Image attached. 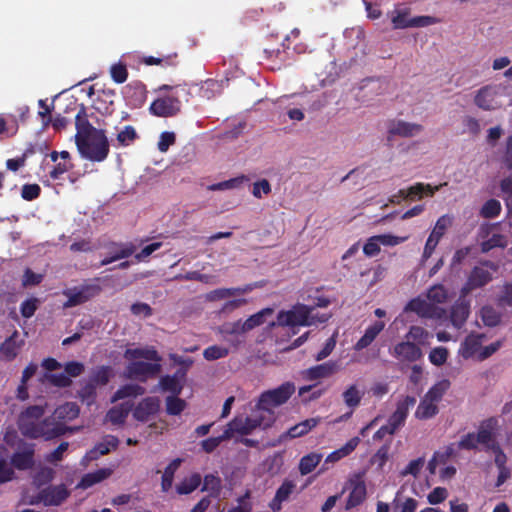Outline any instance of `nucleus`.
I'll return each mask as SVG.
<instances>
[{
    "mask_svg": "<svg viewBox=\"0 0 512 512\" xmlns=\"http://www.w3.org/2000/svg\"><path fill=\"white\" fill-rule=\"evenodd\" d=\"M75 144L80 156L91 162H103L110 153V144L103 128L94 127L88 120L85 106L75 117Z\"/></svg>",
    "mask_w": 512,
    "mask_h": 512,
    "instance_id": "nucleus-1",
    "label": "nucleus"
},
{
    "mask_svg": "<svg viewBox=\"0 0 512 512\" xmlns=\"http://www.w3.org/2000/svg\"><path fill=\"white\" fill-rule=\"evenodd\" d=\"M18 428L22 435L32 439L44 438L51 440L66 433L67 427L55 422L54 418H45L42 421L18 419Z\"/></svg>",
    "mask_w": 512,
    "mask_h": 512,
    "instance_id": "nucleus-2",
    "label": "nucleus"
},
{
    "mask_svg": "<svg viewBox=\"0 0 512 512\" xmlns=\"http://www.w3.org/2000/svg\"><path fill=\"white\" fill-rule=\"evenodd\" d=\"M295 390L294 383L287 381L277 388L262 392L256 404L257 411H262L265 415L274 413L273 408L285 404L295 393Z\"/></svg>",
    "mask_w": 512,
    "mask_h": 512,
    "instance_id": "nucleus-3",
    "label": "nucleus"
},
{
    "mask_svg": "<svg viewBox=\"0 0 512 512\" xmlns=\"http://www.w3.org/2000/svg\"><path fill=\"white\" fill-rule=\"evenodd\" d=\"M98 281L99 278H95L92 281L85 282L80 286L65 289L63 291V295L67 297V300L63 303V307H76L98 296L102 291Z\"/></svg>",
    "mask_w": 512,
    "mask_h": 512,
    "instance_id": "nucleus-4",
    "label": "nucleus"
},
{
    "mask_svg": "<svg viewBox=\"0 0 512 512\" xmlns=\"http://www.w3.org/2000/svg\"><path fill=\"white\" fill-rule=\"evenodd\" d=\"M484 267H488L493 272L498 270V265L490 260H484L481 262V266H475L472 268L470 274L463 287L461 288V295L465 296L472 292L473 290L482 288L486 286L490 281H492L493 276L492 273Z\"/></svg>",
    "mask_w": 512,
    "mask_h": 512,
    "instance_id": "nucleus-5",
    "label": "nucleus"
},
{
    "mask_svg": "<svg viewBox=\"0 0 512 512\" xmlns=\"http://www.w3.org/2000/svg\"><path fill=\"white\" fill-rule=\"evenodd\" d=\"M310 306L305 304H296L290 310H281L277 315V321L270 324L274 326H313L312 321L309 320Z\"/></svg>",
    "mask_w": 512,
    "mask_h": 512,
    "instance_id": "nucleus-6",
    "label": "nucleus"
},
{
    "mask_svg": "<svg viewBox=\"0 0 512 512\" xmlns=\"http://www.w3.org/2000/svg\"><path fill=\"white\" fill-rule=\"evenodd\" d=\"M275 422L274 413L265 415L262 411H258L257 414L247 417H235L231 421V427H234V431L240 435H249L256 428H269Z\"/></svg>",
    "mask_w": 512,
    "mask_h": 512,
    "instance_id": "nucleus-7",
    "label": "nucleus"
},
{
    "mask_svg": "<svg viewBox=\"0 0 512 512\" xmlns=\"http://www.w3.org/2000/svg\"><path fill=\"white\" fill-rule=\"evenodd\" d=\"M160 362L132 361L126 366V375L130 379L146 382L161 372Z\"/></svg>",
    "mask_w": 512,
    "mask_h": 512,
    "instance_id": "nucleus-8",
    "label": "nucleus"
},
{
    "mask_svg": "<svg viewBox=\"0 0 512 512\" xmlns=\"http://www.w3.org/2000/svg\"><path fill=\"white\" fill-rule=\"evenodd\" d=\"M34 456L35 444L20 441L17 445L16 451L11 455L10 463L17 470H29L35 464Z\"/></svg>",
    "mask_w": 512,
    "mask_h": 512,
    "instance_id": "nucleus-9",
    "label": "nucleus"
},
{
    "mask_svg": "<svg viewBox=\"0 0 512 512\" xmlns=\"http://www.w3.org/2000/svg\"><path fill=\"white\" fill-rule=\"evenodd\" d=\"M390 354L401 363H415L422 359V349L417 345L404 339L390 349Z\"/></svg>",
    "mask_w": 512,
    "mask_h": 512,
    "instance_id": "nucleus-10",
    "label": "nucleus"
},
{
    "mask_svg": "<svg viewBox=\"0 0 512 512\" xmlns=\"http://www.w3.org/2000/svg\"><path fill=\"white\" fill-rule=\"evenodd\" d=\"M348 485L351 491L346 501V510H350L361 505L367 497V489L363 473L353 474L348 480Z\"/></svg>",
    "mask_w": 512,
    "mask_h": 512,
    "instance_id": "nucleus-11",
    "label": "nucleus"
},
{
    "mask_svg": "<svg viewBox=\"0 0 512 512\" xmlns=\"http://www.w3.org/2000/svg\"><path fill=\"white\" fill-rule=\"evenodd\" d=\"M149 110L158 117H172L180 112L181 102L177 97H160L151 103Z\"/></svg>",
    "mask_w": 512,
    "mask_h": 512,
    "instance_id": "nucleus-12",
    "label": "nucleus"
},
{
    "mask_svg": "<svg viewBox=\"0 0 512 512\" xmlns=\"http://www.w3.org/2000/svg\"><path fill=\"white\" fill-rule=\"evenodd\" d=\"M341 370L339 361H327L322 364L312 366L302 372V377L306 381H316L330 378Z\"/></svg>",
    "mask_w": 512,
    "mask_h": 512,
    "instance_id": "nucleus-13",
    "label": "nucleus"
},
{
    "mask_svg": "<svg viewBox=\"0 0 512 512\" xmlns=\"http://www.w3.org/2000/svg\"><path fill=\"white\" fill-rule=\"evenodd\" d=\"M452 219L448 215L438 218L435 227L430 233L423 251V258L428 259L433 254L446 229L451 225Z\"/></svg>",
    "mask_w": 512,
    "mask_h": 512,
    "instance_id": "nucleus-14",
    "label": "nucleus"
},
{
    "mask_svg": "<svg viewBox=\"0 0 512 512\" xmlns=\"http://www.w3.org/2000/svg\"><path fill=\"white\" fill-rule=\"evenodd\" d=\"M498 421L496 418L491 417L481 422L478 431V442L484 446L485 451H489L495 446L499 445L496 439V428Z\"/></svg>",
    "mask_w": 512,
    "mask_h": 512,
    "instance_id": "nucleus-15",
    "label": "nucleus"
},
{
    "mask_svg": "<svg viewBox=\"0 0 512 512\" xmlns=\"http://www.w3.org/2000/svg\"><path fill=\"white\" fill-rule=\"evenodd\" d=\"M406 309L425 318H441L445 313L444 309L420 298H415L409 301Z\"/></svg>",
    "mask_w": 512,
    "mask_h": 512,
    "instance_id": "nucleus-16",
    "label": "nucleus"
},
{
    "mask_svg": "<svg viewBox=\"0 0 512 512\" xmlns=\"http://www.w3.org/2000/svg\"><path fill=\"white\" fill-rule=\"evenodd\" d=\"M70 495V492L66 488L64 484H60L57 486H49L43 490L40 491L39 497L41 501L45 505H54L58 506L62 502H64L68 496Z\"/></svg>",
    "mask_w": 512,
    "mask_h": 512,
    "instance_id": "nucleus-17",
    "label": "nucleus"
},
{
    "mask_svg": "<svg viewBox=\"0 0 512 512\" xmlns=\"http://www.w3.org/2000/svg\"><path fill=\"white\" fill-rule=\"evenodd\" d=\"M320 420L321 419L319 417L308 418L295 424L279 436V441L282 442L288 439H295L307 435L320 423Z\"/></svg>",
    "mask_w": 512,
    "mask_h": 512,
    "instance_id": "nucleus-18",
    "label": "nucleus"
},
{
    "mask_svg": "<svg viewBox=\"0 0 512 512\" xmlns=\"http://www.w3.org/2000/svg\"><path fill=\"white\" fill-rule=\"evenodd\" d=\"M159 407L160 401L157 397H146L135 407L133 416L138 421L146 422L158 412Z\"/></svg>",
    "mask_w": 512,
    "mask_h": 512,
    "instance_id": "nucleus-19",
    "label": "nucleus"
},
{
    "mask_svg": "<svg viewBox=\"0 0 512 512\" xmlns=\"http://www.w3.org/2000/svg\"><path fill=\"white\" fill-rule=\"evenodd\" d=\"M115 91L112 89H103L98 91L93 100V108L102 115H111L114 111Z\"/></svg>",
    "mask_w": 512,
    "mask_h": 512,
    "instance_id": "nucleus-20",
    "label": "nucleus"
},
{
    "mask_svg": "<svg viewBox=\"0 0 512 512\" xmlns=\"http://www.w3.org/2000/svg\"><path fill=\"white\" fill-rule=\"evenodd\" d=\"M497 91L496 88L490 85L484 86L478 90L474 98V103L479 108L489 111L496 109L498 103L496 101Z\"/></svg>",
    "mask_w": 512,
    "mask_h": 512,
    "instance_id": "nucleus-21",
    "label": "nucleus"
},
{
    "mask_svg": "<svg viewBox=\"0 0 512 512\" xmlns=\"http://www.w3.org/2000/svg\"><path fill=\"white\" fill-rule=\"evenodd\" d=\"M442 186H431L430 184H424V183H416L412 186H410L408 189H401L398 192V195L401 199H421L423 195L433 196L436 191L440 189Z\"/></svg>",
    "mask_w": 512,
    "mask_h": 512,
    "instance_id": "nucleus-22",
    "label": "nucleus"
},
{
    "mask_svg": "<svg viewBox=\"0 0 512 512\" xmlns=\"http://www.w3.org/2000/svg\"><path fill=\"white\" fill-rule=\"evenodd\" d=\"M186 372L178 370L173 375L162 376L159 380V387L163 392H170L172 395H180L183 390L181 379L185 376Z\"/></svg>",
    "mask_w": 512,
    "mask_h": 512,
    "instance_id": "nucleus-23",
    "label": "nucleus"
},
{
    "mask_svg": "<svg viewBox=\"0 0 512 512\" xmlns=\"http://www.w3.org/2000/svg\"><path fill=\"white\" fill-rule=\"evenodd\" d=\"M124 358L129 362L137 359H145L153 362H161L162 360L158 351L152 346L144 348H128L124 352Z\"/></svg>",
    "mask_w": 512,
    "mask_h": 512,
    "instance_id": "nucleus-24",
    "label": "nucleus"
},
{
    "mask_svg": "<svg viewBox=\"0 0 512 512\" xmlns=\"http://www.w3.org/2000/svg\"><path fill=\"white\" fill-rule=\"evenodd\" d=\"M119 440L116 436L107 435L103 442L97 443L90 451L87 452L86 458L89 461L98 459L100 456L108 454L111 450L118 447Z\"/></svg>",
    "mask_w": 512,
    "mask_h": 512,
    "instance_id": "nucleus-25",
    "label": "nucleus"
},
{
    "mask_svg": "<svg viewBox=\"0 0 512 512\" xmlns=\"http://www.w3.org/2000/svg\"><path fill=\"white\" fill-rule=\"evenodd\" d=\"M423 130L422 125L409 123L405 121H393L388 128L390 135H399L401 137H411Z\"/></svg>",
    "mask_w": 512,
    "mask_h": 512,
    "instance_id": "nucleus-26",
    "label": "nucleus"
},
{
    "mask_svg": "<svg viewBox=\"0 0 512 512\" xmlns=\"http://www.w3.org/2000/svg\"><path fill=\"white\" fill-rule=\"evenodd\" d=\"M470 313V305L465 300L456 301L450 310V320L454 327L461 328Z\"/></svg>",
    "mask_w": 512,
    "mask_h": 512,
    "instance_id": "nucleus-27",
    "label": "nucleus"
},
{
    "mask_svg": "<svg viewBox=\"0 0 512 512\" xmlns=\"http://www.w3.org/2000/svg\"><path fill=\"white\" fill-rule=\"evenodd\" d=\"M385 323L383 321H376L364 332V335L355 343L354 350L361 351L367 348L376 339L380 332L384 329Z\"/></svg>",
    "mask_w": 512,
    "mask_h": 512,
    "instance_id": "nucleus-28",
    "label": "nucleus"
},
{
    "mask_svg": "<svg viewBox=\"0 0 512 512\" xmlns=\"http://www.w3.org/2000/svg\"><path fill=\"white\" fill-rule=\"evenodd\" d=\"M385 323L383 321H376L364 332V335L355 343L354 350L361 351L367 348L376 339L380 332L384 329Z\"/></svg>",
    "mask_w": 512,
    "mask_h": 512,
    "instance_id": "nucleus-29",
    "label": "nucleus"
},
{
    "mask_svg": "<svg viewBox=\"0 0 512 512\" xmlns=\"http://www.w3.org/2000/svg\"><path fill=\"white\" fill-rule=\"evenodd\" d=\"M483 334H470L468 335L461 345V354L463 358L469 359L474 357L481 351L482 341L484 339Z\"/></svg>",
    "mask_w": 512,
    "mask_h": 512,
    "instance_id": "nucleus-30",
    "label": "nucleus"
},
{
    "mask_svg": "<svg viewBox=\"0 0 512 512\" xmlns=\"http://www.w3.org/2000/svg\"><path fill=\"white\" fill-rule=\"evenodd\" d=\"M295 483L292 480H284L280 487L277 489L273 500L270 503V508L273 511H279L281 509L282 502L288 500L289 496L295 489Z\"/></svg>",
    "mask_w": 512,
    "mask_h": 512,
    "instance_id": "nucleus-31",
    "label": "nucleus"
},
{
    "mask_svg": "<svg viewBox=\"0 0 512 512\" xmlns=\"http://www.w3.org/2000/svg\"><path fill=\"white\" fill-rule=\"evenodd\" d=\"M133 404L124 402L117 406L112 407L106 414V419L114 425H122L125 423Z\"/></svg>",
    "mask_w": 512,
    "mask_h": 512,
    "instance_id": "nucleus-32",
    "label": "nucleus"
},
{
    "mask_svg": "<svg viewBox=\"0 0 512 512\" xmlns=\"http://www.w3.org/2000/svg\"><path fill=\"white\" fill-rule=\"evenodd\" d=\"M363 392H361L355 384L348 386L342 393V398L345 405L351 409V411L346 415L347 417L351 416L353 411L360 405Z\"/></svg>",
    "mask_w": 512,
    "mask_h": 512,
    "instance_id": "nucleus-33",
    "label": "nucleus"
},
{
    "mask_svg": "<svg viewBox=\"0 0 512 512\" xmlns=\"http://www.w3.org/2000/svg\"><path fill=\"white\" fill-rule=\"evenodd\" d=\"M360 439L359 437H353L348 440L345 445L340 447L339 449L331 452L325 459V464L327 463H335L341 460L342 458L350 455L359 445Z\"/></svg>",
    "mask_w": 512,
    "mask_h": 512,
    "instance_id": "nucleus-34",
    "label": "nucleus"
},
{
    "mask_svg": "<svg viewBox=\"0 0 512 512\" xmlns=\"http://www.w3.org/2000/svg\"><path fill=\"white\" fill-rule=\"evenodd\" d=\"M110 474L111 471L107 468H102L94 472L87 473L81 478L80 482L78 483V487L82 489L90 488L93 485L100 483L101 481L108 478Z\"/></svg>",
    "mask_w": 512,
    "mask_h": 512,
    "instance_id": "nucleus-35",
    "label": "nucleus"
},
{
    "mask_svg": "<svg viewBox=\"0 0 512 512\" xmlns=\"http://www.w3.org/2000/svg\"><path fill=\"white\" fill-rule=\"evenodd\" d=\"M430 338L431 334L426 329L416 325L411 326L404 336V339L413 343H417L420 348L422 346L428 345Z\"/></svg>",
    "mask_w": 512,
    "mask_h": 512,
    "instance_id": "nucleus-36",
    "label": "nucleus"
},
{
    "mask_svg": "<svg viewBox=\"0 0 512 512\" xmlns=\"http://www.w3.org/2000/svg\"><path fill=\"white\" fill-rule=\"evenodd\" d=\"M182 463V459L176 458L173 459L167 467L164 469L162 478H161V490L162 492H168L173 484L175 472L178 470Z\"/></svg>",
    "mask_w": 512,
    "mask_h": 512,
    "instance_id": "nucleus-37",
    "label": "nucleus"
},
{
    "mask_svg": "<svg viewBox=\"0 0 512 512\" xmlns=\"http://www.w3.org/2000/svg\"><path fill=\"white\" fill-rule=\"evenodd\" d=\"M323 455L317 452H311L304 455L298 465L299 472L302 476L311 473L321 462Z\"/></svg>",
    "mask_w": 512,
    "mask_h": 512,
    "instance_id": "nucleus-38",
    "label": "nucleus"
},
{
    "mask_svg": "<svg viewBox=\"0 0 512 512\" xmlns=\"http://www.w3.org/2000/svg\"><path fill=\"white\" fill-rule=\"evenodd\" d=\"M145 393V388L138 384H126L121 386L112 396L111 402H117L128 397H137Z\"/></svg>",
    "mask_w": 512,
    "mask_h": 512,
    "instance_id": "nucleus-39",
    "label": "nucleus"
},
{
    "mask_svg": "<svg viewBox=\"0 0 512 512\" xmlns=\"http://www.w3.org/2000/svg\"><path fill=\"white\" fill-rule=\"evenodd\" d=\"M438 412V405L423 397L416 408L415 417L419 420H427L436 416Z\"/></svg>",
    "mask_w": 512,
    "mask_h": 512,
    "instance_id": "nucleus-40",
    "label": "nucleus"
},
{
    "mask_svg": "<svg viewBox=\"0 0 512 512\" xmlns=\"http://www.w3.org/2000/svg\"><path fill=\"white\" fill-rule=\"evenodd\" d=\"M450 388V381L447 379H443L435 383L423 396L426 400L434 402L438 405V403L442 400L445 393Z\"/></svg>",
    "mask_w": 512,
    "mask_h": 512,
    "instance_id": "nucleus-41",
    "label": "nucleus"
},
{
    "mask_svg": "<svg viewBox=\"0 0 512 512\" xmlns=\"http://www.w3.org/2000/svg\"><path fill=\"white\" fill-rule=\"evenodd\" d=\"M201 480V475L199 473H193L191 476L184 478L176 486V491L180 495L190 494L199 487Z\"/></svg>",
    "mask_w": 512,
    "mask_h": 512,
    "instance_id": "nucleus-42",
    "label": "nucleus"
},
{
    "mask_svg": "<svg viewBox=\"0 0 512 512\" xmlns=\"http://www.w3.org/2000/svg\"><path fill=\"white\" fill-rule=\"evenodd\" d=\"M80 412L79 406L74 402H66L56 408L54 414L60 420L71 421L78 417Z\"/></svg>",
    "mask_w": 512,
    "mask_h": 512,
    "instance_id": "nucleus-43",
    "label": "nucleus"
},
{
    "mask_svg": "<svg viewBox=\"0 0 512 512\" xmlns=\"http://www.w3.org/2000/svg\"><path fill=\"white\" fill-rule=\"evenodd\" d=\"M136 250L133 243L120 244L119 249L116 250L110 257H106L101 261V265L105 266L114 261L130 257Z\"/></svg>",
    "mask_w": 512,
    "mask_h": 512,
    "instance_id": "nucleus-44",
    "label": "nucleus"
},
{
    "mask_svg": "<svg viewBox=\"0 0 512 512\" xmlns=\"http://www.w3.org/2000/svg\"><path fill=\"white\" fill-rule=\"evenodd\" d=\"M272 308H264L261 311L251 315L249 318H247L243 322V328L244 330L250 331L264 323V318L267 315H271L273 313Z\"/></svg>",
    "mask_w": 512,
    "mask_h": 512,
    "instance_id": "nucleus-45",
    "label": "nucleus"
},
{
    "mask_svg": "<svg viewBox=\"0 0 512 512\" xmlns=\"http://www.w3.org/2000/svg\"><path fill=\"white\" fill-rule=\"evenodd\" d=\"M166 412L168 415H180L186 408V401L179 398V395H170L166 397Z\"/></svg>",
    "mask_w": 512,
    "mask_h": 512,
    "instance_id": "nucleus-46",
    "label": "nucleus"
},
{
    "mask_svg": "<svg viewBox=\"0 0 512 512\" xmlns=\"http://www.w3.org/2000/svg\"><path fill=\"white\" fill-rule=\"evenodd\" d=\"M255 286H256L255 284H247L243 287H237V288H221V289H217V290L213 291L212 295L214 298L224 299V298L236 295V294H245V293L251 292Z\"/></svg>",
    "mask_w": 512,
    "mask_h": 512,
    "instance_id": "nucleus-47",
    "label": "nucleus"
},
{
    "mask_svg": "<svg viewBox=\"0 0 512 512\" xmlns=\"http://www.w3.org/2000/svg\"><path fill=\"white\" fill-rule=\"evenodd\" d=\"M138 137L136 129L132 125H126L118 132L116 140L119 146L126 147L131 145Z\"/></svg>",
    "mask_w": 512,
    "mask_h": 512,
    "instance_id": "nucleus-48",
    "label": "nucleus"
},
{
    "mask_svg": "<svg viewBox=\"0 0 512 512\" xmlns=\"http://www.w3.org/2000/svg\"><path fill=\"white\" fill-rule=\"evenodd\" d=\"M111 378V368L109 366H101L95 370L89 378V381L97 386H105Z\"/></svg>",
    "mask_w": 512,
    "mask_h": 512,
    "instance_id": "nucleus-49",
    "label": "nucleus"
},
{
    "mask_svg": "<svg viewBox=\"0 0 512 512\" xmlns=\"http://www.w3.org/2000/svg\"><path fill=\"white\" fill-rule=\"evenodd\" d=\"M480 315L483 323L489 327H495L501 321V315L492 306L482 307Z\"/></svg>",
    "mask_w": 512,
    "mask_h": 512,
    "instance_id": "nucleus-50",
    "label": "nucleus"
},
{
    "mask_svg": "<svg viewBox=\"0 0 512 512\" xmlns=\"http://www.w3.org/2000/svg\"><path fill=\"white\" fill-rule=\"evenodd\" d=\"M202 491H208L211 496H218L221 491V479L213 474L205 475Z\"/></svg>",
    "mask_w": 512,
    "mask_h": 512,
    "instance_id": "nucleus-51",
    "label": "nucleus"
},
{
    "mask_svg": "<svg viewBox=\"0 0 512 512\" xmlns=\"http://www.w3.org/2000/svg\"><path fill=\"white\" fill-rule=\"evenodd\" d=\"M501 203L496 199L487 200L481 210L480 215L486 219H492L497 217L501 212Z\"/></svg>",
    "mask_w": 512,
    "mask_h": 512,
    "instance_id": "nucleus-52",
    "label": "nucleus"
},
{
    "mask_svg": "<svg viewBox=\"0 0 512 512\" xmlns=\"http://www.w3.org/2000/svg\"><path fill=\"white\" fill-rule=\"evenodd\" d=\"M96 389L97 387L88 380L79 390V398L87 405L93 404L97 396Z\"/></svg>",
    "mask_w": 512,
    "mask_h": 512,
    "instance_id": "nucleus-53",
    "label": "nucleus"
},
{
    "mask_svg": "<svg viewBox=\"0 0 512 512\" xmlns=\"http://www.w3.org/2000/svg\"><path fill=\"white\" fill-rule=\"evenodd\" d=\"M448 349L443 346L433 348L429 353V361L435 366H442L448 359Z\"/></svg>",
    "mask_w": 512,
    "mask_h": 512,
    "instance_id": "nucleus-54",
    "label": "nucleus"
},
{
    "mask_svg": "<svg viewBox=\"0 0 512 512\" xmlns=\"http://www.w3.org/2000/svg\"><path fill=\"white\" fill-rule=\"evenodd\" d=\"M229 354V349L226 347L212 345L204 349L203 357L208 361H214L226 357Z\"/></svg>",
    "mask_w": 512,
    "mask_h": 512,
    "instance_id": "nucleus-55",
    "label": "nucleus"
},
{
    "mask_svg": "<svg viewBox=\"0 0 512 512\" xmlns=\"http://www.w3.org/2000/svg\"><path fill=\"white\" fill-rule=\"evenodd\" d=\"M110 75L115 83H124L128 78V70L126 65L122 62L113 64L110 68Z\"/></svg>",
    "mask_w": 512,
    "mask_h": 512,
    "instance_id": "nucleus-56",
    "label": "nucleus"
},
{
    "mask_svg": "<svg viewBox=\"0 0 512 512\" xmlns=\"http://www.w3.org/2000/svg\"><path fill=\"white\" fill-rule=\"evenodd\" d=\"M427 298L433 303H444L447 299V290L441 284L434 285L429 289L427 293Z\"/></svg>",
    "mask_w": 512,
    "mask_h": 512,
    "instance_id": "nucleus-57",
    "label": "nucleus"
},
{
    "mask_svg": "<svg viewBox=\"0 0 512 512\" xmlns=\"http://www.w3.org/2000/svg\"><path fill=\"white\" fill-rule=\"evenodd\" d=\"M416 404V398L414 396L406 395L400 398L396 403L395 412L407 418L410 408Z\"/></svg>",
    "mask_w": 512,
    "mask_h": 512,
    "instance_id": "nucleus-58",
    "label": "nucleus"
},
{
    "mask_svg": "<svg viewBox=\"0 0 512 512\" xmlns=\"http://www.w3.org/2000/svg\"><path fill=\"white\" fill-rule=\"evenodd\" d=\"M408 10H397L391 21L394 29H405L410 27V19H408Z\"/></svg>",
    "mask_w": 512,
    "mask_h": 512,
    "instance_id": "nucleus-59",
    "label": "nucleus"
},
{
    "mask_svg": "<svg viewBox=\"0 0 512 512\" xmlns=\"http://www.w3.org/2000/svg\"><path fill=\"white\" fill-rule=\"evenodd\" d=\"M41 194V187L34 184H24L21 190V197L26 201H33L37 199Z\"/></svg>",
    "mask_w": 512,
    "mask_h": 512,
    "instance_id": "nucleus-60",
    "label": "nucleus"
},
{
    "mask_svg": "<svg viewBox=\"0 0 512 512\" xmlns=\"http://www.w3.org/2000/svg\"><path fill=\"white\" fill-rule=\"evenodd\" d=\"M478 436L477 433H467L458 442V448L464 450H475L478 447Z\"/></svg>",
    "mask_w": 512,
    "mask_h": 512,
    "instance_id": "nucleus-61",
    "label": "nucleus"
},
{
    "mask_svg": "<svg viewBox=\"0 0 512 512\" xmlns=\"http://www.w3.org/2000/svg\"><path fill=\"white\" fill-rule=\"evenodd\" d=\"M44 414V409L41 406L33 405L27 407L19 416V419L40 421Z\"/></svg>",
    "mask_w": 512,
    "mask_h": 512,
    "instance_id": "nucleus-62",
    "label": "nucleus"
},
{
    "mask_svg": "<svg viewBox=\"0 0 512 512\" xmlns=\"http://www.w3.org/2000/svg\"><path fill=\"white\" fill-rule=\"evenodd\" d=\"M38 303L39 300L37 298H29L23 301L20 306L21 315L24 318H31L38 308Z\"/></svg>",
    "mask_w": 512,
    "mask_h": 512,
    "instance_id": "nucleus-63",
    "label": "nucleus"
},
{
    "mask_svg": "<svg viewBox=\"0 0 512 512\" xmlns=\"http://www.w3.org/2000/svg\"><path fill=\"white\" fill-rule=\"evenodd\" d=\"M251 496L249 490L237 499L238 505L230 508L227 512H251L252 504L248 501Z\"/></svg>",
    "mask_w": 512,
    "mask_h": 512,
    "instance_id": "nucleus-64",
    "label": "nucleus"
}]
</instances>
